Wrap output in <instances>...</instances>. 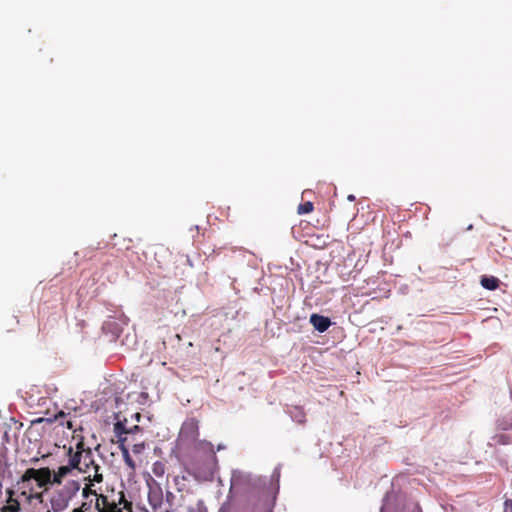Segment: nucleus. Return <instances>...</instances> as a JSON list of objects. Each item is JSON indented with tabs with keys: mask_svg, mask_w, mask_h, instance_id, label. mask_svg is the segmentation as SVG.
I'll use <instances>...</instances> for the list:
<instances>
[{
	"mask_svg": "<svg viewBox=\"0 0 512 512\" xmlns=\"http://www.w3.org/2000/svg\"><path fill=\"white\" fill-rule=\"evenodd\" d=\"M71 512H132V503L121 492L118 503L109 501L107 496H98L95 499L82 500L81 505Z\"/></svg>",
	"mask_w": 512,
	"mask_h": 512,
	"instance_id": "f257e3e1",
	"label": "nucleus"
},
{
	"mask_svg": "<svg viewBox=\"0 0 512 512\" xmlns=\"http://www.w3.org/2000/svg\"><path fill=\"white\" fill-rule=\"evenodd\" d=\"M257 488V480L249 473L232 472L229 494L232 496L252 493Z\"/></svg>",
	"mask_w": 512,
	"mask_h": 512,
	"instance_id": "f03ea898",
	"label": "nucleus"
},
{
	"mask_svg": "<svg viewBox=\"0 0 512 512\" xmlns=\"http://www.w3.org/2000/svg\"><path fill=\"white\" fill-rule=\"evenodd\" d=\"M80 473L91 477L92 481L97 483L103 482V474L100 472V466L95 462L93 452L91 448L84 446V452L82 454L81 469Z\"/></svg>",
	"mask_w": 512,
	"mask_h": 512,
	"instance_id": "7ed1b4c3",
	"label": "nucleus"
},
{
	"mask_svg": "<svg viewBox=\"0 0 512 512\" xmlns=\"http://www.w3.org/2000/svg\"><path fill=\"white\" fill-rule=\"evenodd\" d=\"M53 473L49 467H42L39 469L28 468L22 475V483L36 481L39 488H46L48 485H55L52 480Z\"/></svg>",
	"mask_w": 512,
	"mask_h": 512,
	"instance_id": "20e7f679",
	"label": "nucleus"
},
{
	"mask_svg": "<svg viewBox=\"0 0 512 512\" xmlns=\"http://www.w3.org/2000/svg\"><path fill=\"white\" fill-rule=\"evenodd\" d=\"M22 512H51L44 501L43 492L29 494L22 499Z\"/></svg>",
	"mask_w": 512,
	"mask_h": 512,
	"instance_id": "39448f33",
	"label": "nucleus"
},
{
	"mask_svg": "<svg viewBox=\"0 0 512 512\" xmlns=\"http://www.w3.org/2000/svg\"><path fill=\"white\" fill-rule=\"evenodd\" d=\"M84 442L83 440H80L77 442L75 448L69 447L66 449V457H67V463L70 467H72L74 470H77L80 472L81 469V460H82V454L84 452Z\"/></svg>",
	"mask_w": 512,
	"mask_h": 512,
	"instance_id": "423d86ee",
	"label": "nucleus"
},
{
	"mask_svg": "<svg viewBox=\"0 0 512 512\" xmlns=\"http://www.w3.org/2000/svg\"><path fill=\"white\" fill-rule=\"evenodd\" d=\"M180 437L188 441H196L199 437V422L195 418L187 419L181 427Z\"/></svg>",
	"mask_w": 512,
	"mask_h": 512,
	"instance_id": "0eeeda50",
	"label": "nucleus"
},
{
	"mask_svg": "<svg viewBox=\"0 0 512 512\" xmlns=\"http://www.w3.org/2000/svg\"><path fill=\"white\" fill-rule=\"evenodd\" d=\"M70 502L71 501L63 496L58 490H54L49 499V509L51 512H63L69 507Z\"/></svg>",
	"mask_w": 512,
	"mask_h": 512,
	"instance_id": "6e6552de",
	"label": "nucleus"
},
{
	"mask_svg": "<svg viewBox=\"0 0 512 512\" xmlns=\"http://www.w3.org/2000/svg\"><path fill=\"white\" fill-rule=\"evenodd\" d=\"M81 489V484L77 480L67 481L61 488L57 489L63 496L70 501L78 494Z\"/></svg>",
	"mask_w": 512,
	"mask_h": 512,
	"instance_id": "1a4fd4ad",
	"label": "nucleus"
},
{
	"mask_svg": "<svg viewBox=\"0 0 512 512\" xmlns=\"http://www.w3.org/2000/svg\"><path fill=\"white\" fill-rule=\"evenodd\" d=\"M84 480H85V485L81 489L82 500L95 499L98 496H105L102 493H98L96 491V489H94L95 483H97V482L96 481H92L91 477L85 476Z\"/></svg>",
	"mask_w": 512,
	"mask_h": 512,
	"instance_id": "9d476101",
	"label": "nucleus"
},
{
	"mask_svg": "<svg viewBox=\"0 0 512 512\" xmlns=\"http://www.w3.org/2000/svg\"><path fill=\"white\" fill-rule=\"evenodd\" d=\"M310 323L318 332L323 333L330 327L331 320L328 317L314 313L310 316Z\"/></svg>",
	"mask_w": 512,
	"mask_h": 512,
	"instance_id": "9b49d317",
	"label": "nucleus"
},
{
	"mask_svg": "<svg viewBox=\"0 0 512 512\" xmlns=\"http://www.w3.org/2000/svg\"><path fill=\"white\" fill-rule=\"evenodd\" d=\"M148 502L150 506L156 510L163 504V492L160 487L150 488L148 493Z\"/></svg>",
	"mask_w": 512,
	"mask_h": 512,
	"instance_id": "f8f14e48",
	"label": "nucleus"
},
{
	"mask_svg": "<svg viewBox=\"0 0 512 512\" xmlns=\"http://www.w3.org/2000/svg\"><path fill=\"white\" fill-rule=\"evenodd\" d=\"M73 468L69 466V464L62 465L58 467L57 470L52 471L53 473V481L56 483V485H61L63 482V479L67 477L68 475H71L73 472Z\"/></svg>",
	"mask_w": 512,
	"mask_h": 512,
	"instance_id": "ddd939ff",
	"label": "nucleus"
},
{
	"mask_svg": "<svg viewBox=\"0 0 512 512\" xmlns=\"http://www.w3.org/2000/svg\"><path fill=\"white\" fill-rule=\"evenodd\" d=\"M17 491H19V497L21 499L26 498L29 494H35L32 481L22 483V476L16 483Z\"/></svg>",
	"mask_w": 512,
	"mask_h": 512,
	"instance_id": "4468645a",
	"label": "nucleus"
},
{
	"mask_svg": "<svg viewBox=\"0 0 512 512\" xmlns=\"http://www.w3.org/2000/svg\"><path fill=\"white\" fill-rule=\"evenodd\" d=\"M0 512H22V499L11 498L6 504L0 507Z\"/></svg>",
	"mask_w": 512,
	"mask_h": 512,
	"instance_id": "2eb2a0df",
	"label": "nucleus"
},
{
	"mask_svg": "<svg viewBox=\"0 0 512 512\" xmlns=\"http://www.w3.org/2000/svg\"><path fill=\"white\" fill-rule=\"evenodd\" d=\"M481 285L488 290H495L499 287V279L494 276H483L480 281Z\"/></svg>",
	"mask_w": 512,
	"mask_h": 512,
	"instance_id": "dca6fc26",
	"label": "nucleus"
},
{
	"mask_svg": "<svg viewBox=\"0 0 512 512\" xmlns=\"http://www.w3.org/2000/svg\"><path fill=\"white\" fill-rule=\"evenodd\" d=\"M121 452V455H122V458L125 462V464L131 469V470H135L136 469V463L135 461L132 459L130 453H129V450H128V447H122V449L120 450Z\"/></svg>",
	"mask_w": 512,
	"mask_h": 512,
	"instance_id": "f3484780",
	"label": "nucleus"
},
{
	"mask_svg": "<svg viewBox=\"0 0 512 512\" xmlns=\"http://www.w3.org/2000/svg\"><path fill=\"white\" fill-rule=\"evenodd\" d=\"M166 466L161 461H156L152 465V472L157 477H162L165 474Z\"/></svg>",
	"mask_w": 512,
	"mask_h": 512,
	"instance_id": "a211bd4d",
	"label": "nucleus"
},
{
	"mask_svg": "<svg viewBox=\"0 0 512 512\" xmlns=\"http://www.w3.org/2000/svg\"><path fill=\"white\" fill-rule=\"evenodd\" d=\"M115 436L128 435V428L123 421H117L113 427Z\"/></svg>",
	"mask_w": 512,
	"mask_h": 512,
	"instance_id": "6ab92c4d",
	"label": "nucleus"
},
{
	"mask_svg": "<svg viewBox=\"0 0 512 512\" xmlns=\"http://www.w3.org/2000/svg\"><path fill=\"white\" fill-rule=\"evenodd\" d=\"M314 209V205L312 202L310 201H307V202H304L302 204H300L297 208V212L298 214L302 215V214H308V213H311Z\"/></svg>",
	"mask_w": 512,
	"mask_h": 512,
	"instance_id": "aec40b11",
	"label": "nucleus"
},
{
	"mask_svg": "<svg viewBox=\"0 0 512 512\" xmlns=\"http://www.w3.org/2000/svg\"><path fill=\"white\" fill-rule=\"evenodd\" d=\"M292 417L295 421L302 424L305 423V413L302 408L295 407L294 411L292 412Z\"/></svg>",
	"mask_w": 512,
	"mask_h": 512,
	"instance_id": "412c9836",
	"label": "nucleus"
},
{
	"mask_svg": "<svg viewBox=\"0 0 512 512\" xmlns=\"http://www.w3.org/2000/svg\"><path fill=\"white\" fill-rule=\"evenodd\" d=\"M493 440L498 445H507L511 442L510 437L505 434L496 435V436H494Z\"/></svg>",
	"mask_w": 512,
	"mask_h": 512,
	"instance_id": "4be33fe9",
	"label": "nucleus"
},
{
	"mask_svg": "<svg viewBox=\"0 0 512 512\" xmlns=\"http://www.w3.org/2000/svg\"><path fill=\"white\" fill-rule=\"evenodd\" d=\"M233 496L228 494L227 500L221 505L218 512H232L231 498Z\"/></svg>",
	"mask_w": 512,
	"mask_h": 512,
	"instance_id": "5701e85b",
	"label": "nucleus"
},
{
	"mask_svg": "<svg viewBox=\"0 0 512 512\" xmlns=\"http://www.w3.org/2000/svg\"><path fill=\"white\" fill-rule=\"evenodd\" d=\"M146 449V443L143 441V442H140V443H136L132 446V452L135 454V455H139L141 453H143V451Z\"/></svg>",
	"mask_w": 512,
	"mask_h": 512,
	"instance_id": "b1692460",
	"label": "nucleus"
},
{
	"mask_svg": "<svg viewBox=\"0 0 512 512\" xmlns=\"http://www.w3.org/2000/svg\"><path fill=\"white\" fill-rule=\"evenodd\" d=\"M117 437V444H118V448L119 450L122 449V447H127L126 445V442L128 440V437L127 435H121V436H116Z\"/></svg>",
	"mask_w": 512,
	"mask_h": 512,
	"instance_id": "393cba45",
	"label": "nucleus"
},
{
	"mask_svg": "<svg viewBox=\"0 0 512 512\" xmlns=\"http://www.w3.org/2000/svg\"><path fill=\"white\" fill-rule=\"evenodd\" d=\"M500 427H501L503 430L512 429V417L510 418V421H503V422L500 424Z\"/></svg>",
	"mask_w": 512,
	"mask_h": 512,
	"instance_id": "a878e982",
	"label": "nucleus"
},
{
	"mask_svg": "<svg viewBox=\"0 0 512 512\" xmlns=\"http://www.w3.org/2000/svg\"><path fill=\"white\" fill-rule=\"evenodd\" d=\"M142 431V428L138 425H134L133 427L131 428H128V434H135V433H138Z\"/></svg>",
	"mask_w": 512,
	"mask_h": 512,
	"instance_id": "bb28decb",
	"label": "nucleus"
},
{
	"mask_svg": "<svg viewBox=\"0 0 512 512\" xmlns=\"http://www.w3.org/2000/svg\"><path fill=\"white\" fill-rule=\"evenodd\" d=\"M6 494H7V500H10L11 498H15V490L11 489V488H8L6 489Z\"/></svg>",
	"mask_w": 512,
	"mask_h": 512,
	"instance_id": "cd10ccee",
	"label": "nucleus"
},
{
	"mask_svg": "<svg viewBox=\"0 0 512 512\" xmlns=\"http://www.w3.org/2000/svg\"><path fill=\"white\" fill-rule=\"evenodd\" d=\"M66 427L70 430H74L75 431V428H74V425H73V422L72 421H67L66 423Z\"/></svg>",
	"mask_w": 512,
	"mask_h": 512,
	"instance_id": "c85d7f7f",
	"label": "nucleus"
},
{
	"mask_svg": "<svg viewBox=\"0 0 512 512\" xmlns=\"http://www.w3.org/2000/svg\"><path fill=\"white\" fill-rule=\"evenodd\" d=\"M140 417H141L140 413H136L135 414V418H136L137 421H139Z\"/></svg>",
	"mask_w": 512,
	"mask_h": 512,
	"instance_id": "c756f323",
	"label": "nucleus"
},
{
	"mask_svg": "<svg viewBox=\"0 0 512 512\" xmlns=\"http://www.w3.org/2000/svg\"><path fill=\"white\" fill-rule=\"evenodd\" d=\"M355 199L354 195H349L348 200L353 201Z\"/></svg>",
	"mask_w": 512,
	"mask_h": 512,
	"instance_id": "7c9ffc66",
	"label": "nucleus"
},
{
	"mask_svg": "<svg viewBox=\"0 0 512 512\" xmlns=\"http://www.w3.org/2000/svg\"><path fill=\"white\" fill-rule=\"evenodd\" d=\"M206 445H208V446H209V449L212 451V449H213L212 444H210V443H206Z\"/></svg>",
	"mask_w": 512,
	"mask_h": 512,
	"instance_id": "2f4dec72",
	"label": "nucleus"
}]
</instances>
